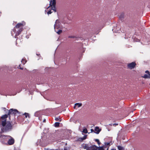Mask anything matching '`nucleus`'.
<instances>
[{
	"instance_id": "nucleus-1",
	"label": "nucleus",
	"mask_w": 150,
	"mask_h": 150,
	"mask_svg": "<svg viewBox=\"0 0 150 150\" xmlns=\"http://www.w3.org/2000/svg\"><path fill=\"white\" fill-rule=\"evenodd\" d=\"M16 124L17 123L15 121L13 123L12 122H6L5 120L4 121H2L0 124V125L2 126V127L1 128V131L4 132L11 131L13 129V126Z\"/></svg>"
},
{
	"instance_id": "nucleus-2",
	"label": "nucleus",
	"mask_w": 150,
	"mask_h": 150,
	"mask_svg": "<svg viewBox=\"0 0 150 150\" xmlns=\"http://www.w3.org/2000/svg\"><path fill=\"white\" fill-rule=\"evenodd\" d=\"M25 25V23L24 22H22V23H18L16 24L13 30L14 32L16 33L14 36L15 38H17V36L20 34L23 30V27Z\"/></svg>"
},
{
	"instance_id": "nucleus-3",
	"label": "nucleus",
	"mask_w": 150,
	"mask_h": 150,
	"mask_svg": "<svg viewBox=\"0 0 150 150\" xmlns=\"http://www.w3.org/2000/svg\"><path fill=\"white\" fill-rule=\"evenodd\" d=\"M20 114V112L16 109H11L9 110L8 112V115H9V118L10 120V119L11 115H13L14 117L17 114Z\"/></svg>"
},
{
	"instance_id": "nucleus-4",
	"label": "nucleus",
	"mask_w": 150,
	"mask_h": 150,
	"mask_svg": "<svg viewBox=\"0 0 150 150\" xmlns=\"http://www.w3.org/2000/svg\"><path fill=\"white\" fill-rule=\"evenodd\" d=\"M56 0H51L50 1V6L48 7L47 9L49 8L50 7H51V9L53 10L54 12H56Z\"/></svg>"
},
{
	"instance_id": "nucleus-5",
	"label": "nucleus",
	"mask_w": 150,
	"mask_h": 150,
	"mask_svg": "<svg viewBox=\"0 0 150 150\" xmlns=\"http://www.w3.org/2000/svg\"><path fill=\"white\" fill-rule=\"evenodd\" d=\"M59 28L62 29V27L59 20H56L54 25V30H59Z\"/></svg>"
},
{
	"instance_id": "nucleus-6",
	"label": "nucleus",
	"mask_w": 150,
	"mask_h": 150,
	"mask_svg": "<svg viewBox=\"0 0 150 150\" xmlns=\"http://www.w3.org/2000/svg\"><path fill=\"white\" fill-rule=\"evenodd\" d=\"M136 65V63L134 62H133L131 63L128 64L127 65V67L129 69H132L135 67Z\"/></svg>"
},
{
	"instance_id": "nucleus-7",
	"label": "nucleus",
	"mask_w": 150,
	"mask_h": 150,
	"mask_svg": "<svg viewBox=\"0 0 150 150\" xmlns=\"http://www.w3.org/2000/svg\"><path fill=\"white\" fill-rule=\"evenodd\" d=\"M8 116L9 117V115H8V114H5L2 115L0 118V124H1V122L4 121V120L7 122L6 119Z\"/></svg>"
},
{
	"instance_id": "nucleus-8",
	"label": "nucleus",
	"mask_w": 150,
	"mask_h": 150,
	"mask_svg": "<svg viewBox=\"0 0 150 150\" xmlns=\"http://www.w3.org/2000/svg\"><path fill=\"white\" fill-rule=\"evenodd\" d=\"M9 137L10 138L8 141V145H12L15 142V140L14 139L10 136Z\"/></svg>"
},
{
	"instance_id": "nucleus-9",
	"label": "nucleus",
	"mask_w": 150,
	"mask_h": 150,
	"mask_svg": "<svg viewBox=\"0 0 150 150\" xmlns=\"http://www.w3.org/2000/svg\"><path fill=\"white\" fill-rule=\"evenodd\" d=\"M145 72L147 73L148 75L146 74H145L144 76L143 77L145 79H150V78H148L150 77V73L149 71L148 70H146L145 71Z\"/></svg>"
},
{
	"instance_id": "nucleus-10",
	"label": "nucleus",
	"mask_w": 150,
	"mask_h": 150,
	"mask_svg": "<svg viewBox=\"0 0 150 150\" xmlns=\"http://www.w3.org/2000/svg\"><path fill=\"white\" fill-rule=\"evenodd\" d=\"M101 130V129H100L99 127H96L95 129V131H96V133L97 134H99Z\"/></svg>"
},
{
	"instance_id": "nucleus-11",
	"label": "nucleus",
	"mask_w": 150,
	"mask_h": 150,
	"mask_svg": "<svg viewBox=\"0 0 150 150\" xmlns=\"http://www.w3.org/2000/svg\"><path fill=\"white\" fill-rule=\"evenodd\" d=\"M55 31L58 34H60L62 32V29L59 28V30H55Z\"/></svg>"
},
{
	"instance_id": "nucleus-12",
	"label": "nucleus",
	"mask_w": 150,
	"mask_h": 150,
	"mask_svg": "<svg viewBox=\"0 0 150 150\" xmlns=\"http://www.w3.org/2000/svg\"><path fill=\"white\" fill-rule=\"evenodd\" d=\"M75 105H76L78 108H79L82 105V104L81 103H77L75 104Z\"/></svg>"
},
{
	"instance_id": "nucleus-13",
	"label": "nucleus",
	"mask_w": 150,
	"mask_h": 150,
	"mask_svg": "<svg viewBox=\"0 0 150 150\" xmlns=\"http://www.w3.org/2000/svg\"><path fill=\"white\" fill-rule=\"evenodd\" d=\"M1 109L5 112L6 113H7V112H8L9 110L6 109L5 108H2Z\"/></svg>"
},
{
	"instance_id": "nucleus-14",
	"label": "nucleus",
	"mask_w": 150,
	"mask_h": 150,
	"mask_svg": "<svg viewBox=\"0 0 150 150\" xmlns=\"http://www.w3.org/2000/svg\"><path fill=\"white\" fill-rule=\"evenodd\" d=\"M23 115H24L25 116V117L27 118L28 117L30 118V116L29 115V114L25 112L24 114H23Z\"/></svg>"
},
{
	"instance_id": "nucleus-15",
	"label": "nucleus",
	"mask_w": 150,
	"mask_h": 150,
	"mask_svg": "<svg viewBox=\"0 0 150 150\" xmlns=\"http://www.w3.org/2000/svg\"><path fill=\"white\" fill-rule=\"evenodd\" d=\"M118 149L119 150H124V148L121 146H117Z\"/></svg>"
},
{
	"instance_id": "nucleus-16",
	"label": "nucleus",
	"mask_w": 150,
	"mask_h": 150,
	"mask_svg": "<svg viewBox=\"0 0 150 150\" xmlns=\"http://www.w3.org/2000/svg\"><path fill=\"white\" fill-rule=\"evenodd\" d=\"M59 123L58 122H56L54 124V126L55 127H59Z\"/></svg>"
},
{
	"instance_id": "nucleus-17",
	"label": "nucleus",
	"mask_w": 150,
	"mask_h": 150,
	"mask_svg": "<svg viewBox=\"0 0 150 150\" xmlns=\"http://www.w3.org/2000/svg\"><path fill=\"white\" fill-rule=\"evenodd\" d=\"M21 62L22 63H23V64L24 65L26 63L27 61L25 59H22Z\"/></svg>"
},
{
	"instance_id": "nucleus-18",
	"label": "nucleus",
	"mask_w": 150,
	"mask_h": 150,
	"mask_svg": "<svg viewBox=\"0 0 150 150\" xmlns=\"http://www.w3.org/2000/svg\"><path fill=\"white\" fill-rule=\"evenodd\" d=\"M83 132L84 133L86 134L87 133V130L86 128H85L83 129Z\"/></svg>"
},
{
	"instance_id": "nucleus-19",
	"label": "nucleus",
	"mask_w": 150,
	"mask_h": 150,
	"mask_svg": "<svg viewBox=\"0 0 150 150\" xmlns=\"http://www.w3.org/2000/svg\"><path fill=\"white\" fill-rule=\"evenodd\" d=\"M55 120L56 121H59L60 122L61 121V120H60V119L59 118V117H56L55 119Z\"/></svg>"
},
{
	"instance_id": "nucleus-20",
	"label": "nucleus",
	"mask_w": 150,
	"mask_h": 150,
	"mask_svg": "<svg viewBox=\"0 0 150 150\" xmlns=\"http://www.w3.org/2000/svg\"><path fill=\"white\" fill-rule=\"evenodd\" d=\"M95 141L97 142L98 145L100 144V142L99 140L98 139H95Z\"/></svg>"
},
{
	"instance_id": "nucleus-21",
	"label": "nucleus",
	"mask_w": 150,
	"mask_h": 150,
	"mask_svg": "<svg viewBox=\"0 0 150 150\" xmlns=\"http://www.w3.org/2000/svg\"><path fill=\"white\" fill-rule=\"evenodd\" d=\"M52 12V11L51 10H50L48 11V12H47V14L48 15L51 14Z\"/></svg>"
},
{
	"instance_id": "nucleus-22",
	"label": "nucleus",
	"mask_w": 150,
	"mask_h": 150,
	"mask_svg": "<svg viewBox=\"0 0 150 150\" xmlns=\"http://www.w3.org/2000/svg\"><path fill=\"white\" fill-rule=\"evenodd\" d=\"M20 65H21V64L19 65V67H18V68L20 69L21 70H23V67H20Z\"/></svg>"
},
{
	"instance_id": "nucleus-23",
	"label": "nucleus",
	"mask_w": 150,
	"mask_h": 150,
	"mask_svg": "<svg viewBox=\"0 0 150 150\" xmlns=\"http://www.w3.org/2000/svg\"><path fill=\"white\" fill-rule=\"evenodd\" d=\"M19 40V39H18V38H17L16 40V44H17L19 42V41H18V40Z\"/></svg>"
},
{
	"instance_id": "nucleus-24",
	"label": "nucleus",
	"mask_w": 150,
	"mask_h": 150,
	"mask_svg": "<svg viewBox=\"0 0 150 150\" xmlns=\"http://www.w3.org/2000/svg\"><path fill=\"white\" fill-rule=\"evenodd\" d=\"M68 37H69V38H74L75 37L74 36H69Z\"/></svg>"
},
{
	"instance_id": "nucleus-25",
	"label": "nucleus",
	"mask_w": 150,
	"mask_h": 150,
	"mask_svg": "<svg viewBox=\"0 0 150 150\" xmlns=\"http://www.w3.org/2000/svg\"><path fill=\"white\" fill-rule=\"evenodd\" d=\"M99 150H104L103 148L102 147H100Z\"/></svg>"
},
{
	"instance_id": "nucleus-26",
	"label": "nucleus",
	"mask_w": 150,
	"mask_h": 150,
	"mask_svg": "<svg viewBox=\"0 0 150 150\" xmlns=\"http://www.w3.org/2000/svg\"><path fill=\"white\" fill-rule=\"evenodd\" d=\"M76 106H77L76 105H75V104H74V109H75Z\"/></svg>"
},
{
	"instance_id": "nucleus-27",
	"label": "nucleus",
	"mask_w": 150,
	"mask_h": 150,
	"mask_svg": "<svg viewBox=\"0 0 150 150\" xmlns=\"http://www.w3.org/2000/svg\"><path fill=\"white\" fill-rule=\"evenodd\" d=\"M123 16V15H122H122L121 16H119V18H121L122 17H123L122 16Z\"/></svg>"
},
{
	"instance_id": "nucleus-28",
	"label": "nucleus",
	"mask_w": 150,
	"mask_h": 150,
	"mask_svg": "<svg viewBox=\"0 0 150 150\" xmlns=\"http://www.w3.org/2000/svg\"><path fill=\"white\" fill-rule=\"evenodd\" d=\"M46 120L45 119H44L43 120V122H46Z\"/></svg>"
},
{
	"instance_id": "nucleus-29",
	"label": "nucleus",
	"mask_w": 150,
	"mask_h": 150,
	"mask_svg": "<svg viewBox=\"0 0 150 150\" xmlns=\"http://www.w3.org/2000/svg\"><path fill=\"white\" fill-rule=\"evenodd\" d=\"M107 145H110V143H107Z\"/></svg>"
},
{
	"instance_id": "nucleus-30",
	"label": "nucleus",
	"mask_w": 150,
	"mask_h": 150,
	"mask_svg": "<svg viewBox=\"0 0 150 150\" xmlns=\"http://www.w3.org/2000/svg\"><path fill=\"white\" fill-rule=\"evenodd\" d=\"M111 150H115V149H111Z\"/></svg>"
},
{
	"instance_id": "nucleus-31",
	"label": "nucleus",
	"mask_w": 150,
	"mask_h": 150,
	"mask_svg": "<svg viewBox=\"0 0 150 150\" xmlns=\"http://www.w3.org/2000/svg\"><path fill=\"white\" fill-rule=\"evenodd\" d=\"M91 131H93V129H91Z\"/></svg>"
}]
</instances>
